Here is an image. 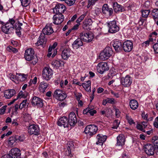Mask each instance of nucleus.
<instances>
[{"label":"nucleus","mask_w":158,"mask_h":158,"mask_svg":"<svg viewBox=\"0 0 158 158\" xmlns=\"http://www.w3.org/2000/svg\"><path fill=\"white\" fill-rule=\"evenodd\" d=\"M31 103L33 106L39 108L42 107L44 106L43 100L37 97H34L32 99Z\"/></svg>","instance_id":"11"},{"label":"nucleus","mask_w":158,"mask_h":158,"mask_svg":"<svg viewBox=\"0 0 158 158\" xmlns=\"http://www.w3.org/2000/svg\"><path fill=\"white\" fill-rule=\"evenodd\" d=\"M113 46L117 52H118L123 47L122 42L119 40H117L114 41Z\"/></svg>","instance_id":"26"},{"label":"nucleus","mask_w":158,"mask_h":158,"mask_svg":"<svg viewBox=\"0 0 158 158\" xmlns=\"http://www.w3.org/2000/svg\"><path fill=\"white\" fill-rule=\"evenodd\" d=\"M9 22L6 23H8L12 26V27L14 28V24L15 23V21L13 18L10 19L9 21Z\"/></svg>","instance_id":"51"},{"label":"nucleus","mask_w":158,"mask_h":158,"mask_svg":"<svg viewBox=\"0 0 158 158\" xmlns=\"http://www.w3.org/2000/svg\"><path fill=\"white\" fill-rule=\"evenodd\" d=\"M98 72L101 74L109 69V67L106 63L101 62L99 63L97 67Z\"/></svg>","instance_id":"8"},{"label":"nucleus","mask_w":158,"mask_h":158,"mask_svg":"<svg viewBox=\"0 0 158 158\" xmlns=\"http://www.w3.org/2000/svg\"><path fill=\"white\" fill-rule=\"evenodd\" d=\"M154 51L156 53H158V43L155 44L153 46Z\"/></svg>","instance_id":"50"},{"label":"nucleus","mask_w":158,"mask_h":158,"mask_svg":"<svg viewBox=\"0 0 158 158\" xmlns=\"http://www.w3.org/2000/svg\"><path fill=\"white\" fill-rule=\"evenodd\" d=\"M92 23L91 19H85L83 23L82 27L85 30H90Z\"/></svg>","instance_id":"23"},{"label":"nucleus","mask_w":158,"mask_h":158,"mask_svg":"<svg viewBox=\"0 0 158 158\" xmlns=\"http://www.w3.org/2000/svg\"><path fill=\"white\" fill-rule=\"evenodd\" d=\"M71 149L70 147L69 146L67 149L65 151L64 154L65 156H69L70 157L72 156V154H71Z\"/></svg>","instance_id":"41"},{"label":"nucleus","mask_w":158,"mask_h":158,"mask_svg":"<svg viewBox=\"0 0 158 158\" xmlns=\"http://www.w3.org/2000/svg\"><path fill=\"white\" fill-rule=\"evenodd\" d=\"M137 128L140 131H143V132H145V130H144L143 128V126L142 124H138L136 126Z\"/></svg>","instance_id":"47"},{"label":"nucleus","mask_w":158,"mask_h":158,"mask_svg":"<svg viewBox=\"0 0 158 158\" xmlns=\"http://www.w3.org/2000/svg\"><path fill=\"white\" fill-rule=\"evenodd\" d=\"M82 86L83 87H91V81H88L86 83H83Z\"/></svg>","instance_id":"52"},{"label":"nucleus","mask_w":158,"mask_h":158,"mask_svg":"<svg viewBox=\"0 0 158 158\" xmlns=\"http://www.w3.org/2000/svg\"><path fill=\"white\" fill-rule=\"evenodd\" d=\"M97 112L95 110H89V115L90 114L91 116H93L94 114H96Z\"/></svg>","instance_id":"56"},{"label":"nucleus","mask_w":158,"mask_h":158,"mask_svg":"<svg viewBox=\"0 0 158 158\" xmlns=\"http://www.w3.org/2000/svg\"><path fill=\"white\" fill-rule=\"evenodd\" d=\"M54 96L56 99L59 101L63 100L67 97L66 94L59 89L56 90L55 91Z\"/></svg>","instance_id":"15"},{"label":"nucleus","mask_w":158,"mask_h":158,"mask_svg":"<svg viewBox=\"0 0 158 158\" xmlns=\"http://www.w3.org/2000/svg\"><path fill=\"white\" fill-rule=\"evenodd\" d=\"M73 83L74 84L78 85L80 86L82 85L81 84L78 80L76 79H74L73 81Z\"/></svg>","instance_id":"55"},{"label":"nucleus","mask_w":158,"mask_h":158,"mask_svg":"<svg viewBox=\"0 0 158 158\" xmlns=\"http://www.w3.org/2000/svg\"><path fill=\"white\" fill-rule=\"evenodd\" d=\"M22 23H16L15 26H14V29H15L16 31L20 30L21 29V26L22 25Z\"/></svg>","instance_id":"45"},{"label":"nucleus","mask_w":158,"mask_h":158,"mask_svg":"<svg viewBox=\"0 0 158 158\" xmlns=\"http://www.w3.org/2000/svg\"><path fill=\"white\" fill-rule=\"evenodd\" d=\"M126 118L128 122L130 125L135 124V123L134 122L131 116H129L128 115H126Z\"/></svg>","instance_id":"42"},{"label":"nucleus","mask_w":158,"mask_h":158,"mask_svg":"<svg viewBox=\"0 0 158 158\" xmlns=\"http://www.w3.org/2000/svg\"><path fill=\"white\" fill-rule=\"evenodd\" d=\"M37 78L36 77H35L32 80L31 79L29 82V85L30 86L32 84H35L37 82Z\"/></svg>","instance_id":"53"},{"label":"nucleus","mask_w":158,"mask_h":158,"mask_svg":"<svg viewBox=\"0 0 158 158\" xmlns=\"http://www.w3.org/2000/svg\"><path fill=\"white\" fill-rule=\"evenodd\" d=\"M142 13V15L143 17L146 18L148 17L150 12V10L148 9V10H141Z\"/></svg>","instance_id":"36"},{"label":"nucleus","mask_w":158,"mask_h":158,"mask_svg":"<svg viewBox=\"0 0 158 158\" xmlns=\"http://www.w3.org/2000/svg\"><path fill=\"white\" fill-rule=\"evenodd\" d=\"M46 42V39L45 38V35L41 33L39 37V40L35 43V44L36 45L39 46L43 44H45Z\"/></svg>","instance_id":"25"},{"label":"nucleus","mask_w":158,"mask_h":158,"mask_svg":"<svg viewBox=\"0 0 158 158\" xmlns=\"http://www.w3.org/2000/svg\"><path fill=\"white\" fill-rule=\"evenodd\" d=\"M27 102V99H24L23 100V101L19 105V108L20 109H22V108H25L26 106L27 107L28 106V103Z\"/></svg>","instance_id":"37"},{"label":"nucleus","mask_w":158,"mask_h":158,"mask_svg":"<svg viewBox=\"0 0 158 158\" xmlns=\"http://www.w3.org/2000/svg\"><path fill=\"white\" fill-rule=\"evenodd\" d=\"M155 147L152 145L148 144L144 147V149L146 154L148 156H152L154 154Z\"/></svg>","instance_id":"10"},{"label":"nucleus","mask_w":158,"mask_h":158,"mask_svg":"<svg viewBox=\"0 0 158 158\" xmlns=\"http://www.w3.org/2000/svg\"><path fill=\"white\" fill-rule=\"evenodd\" d=\"M102 12L104 14H108L109 16H110L112 15L113 11L112 8H109L107 4H104L102 7Z\"/></svg>","instance_id":"22"},{"label":"nucleus","mask_w":158,"mask_h":158,"mask_svg":"<svg viewBox=\"0 0 158 158\" xmlns=\"http://www.w3.org/2000/svg\"><path fill=\"white\" fill-rule=\"evenodd\" d=\"M17 80L21 81H23L26 80L28 77V75L23 73H16Z\"/></svg>","instance_id":"31"},{"label":"nucleus","mask_w":158,"mask_h":158,"mask_svg":"<svg viewBox=\"0 0 158 158\" xmlns=\"http://www.w3.org/2000/svg\"><path fill=\"white\" fill-rule=\"evenodd\" d=\"M150 41L147 40L144 42H143L142 44V46L147 47L148 46L149 44Z\"/></svg>","instance_id":"60"},{"label":"nucleus","mask_w":158,"mask_h":158,"mask_svg":"<svg viewBox=\"0 0 158 158\" xmlns=\"http://www.w3.org/2000/svg\"><path fill=\"white\" fill-rule=\"evenodd\" d=\"M20 1L21 5L24 7L28 6L31 2V0H20Z\"/></svg>","instance_id":"39"},{"label":"nucleus","mask_w":158,"mask_h":158,"mask_svg":"<svg viewBox=\"0 0 158 158\" xmlns=\"http://www.w3.org/2000/svg\"><path fill=\"white\" fill-rule=\"evenodd\" d=\"M107 136L103 135L102 134H98L96 137L97 142L96 144L99 145H102L106 139Z\"/></svg>","instance_id":"20"},{"label":"nucleus","mask_w":158,"mask_h":158,"mask_svg":"<svg viewBox=\"0 0 158 158\" xmlns=\"http://www.w3.org/2000/svg\"><path fill=\"white\" fill-rule=\"evenodd\" d=\"M145 20V19H143L141 17H140L139 23V26L143 25L144 22V21Z\"/></svg>","instance_id":"61"},{"label":"nucleus","mask_w":158,"mask_h":158,"mask_svg":"<svg viewBox=\"0 0 158 158\" xmlns=\"http://www.w3.org/2000/svg\"><path fill=\"white\" fill-rule=\"evenodd\" d=\"M17 142L15 136H11L9 138L8 140V144L10 146L13 145L15 142Z\"/></svg>","instance_id":"38"},{"label":"nucleus","mask_w":158,"mask_h":158,"mask_svg":"<svg viewBox=\"0 0 158 158\" xmlns=\"http://www.w3.org/2000/svg\"><path fill=\"white\" fill-rule=\"evenodd\" d=\"M121 83L125 87L130 86L132 82L131 77L129 75H127L125 77H122L121 79Z\"/></svg>","instance_id":"9"},{"label":"nucleus","mask_w":158,"mask_h":158,"mask_svg":"<svg viewBox=\"0 0 158 158\" xmlns=\"http://www.w3.org/2000/svg\"><path fill=\"white\" fill-rule=\"evenodd\" d=\"M67 42H65L64 44H61V46L63 48L61 56L63 59L65 60H67L71 55L72 52L69 48L67 44Z\"/></svg>","instance_id":"2"},{"label":"nucleus","mask_w":158,"mask_h":158,"mask_svg":"<svg viewBox=\"0 0 158 158\" xmlns=\"http://www.w3.org/2000/svg\"><path fill=\"white\" fill-rule=\"evenodd\" d=\"M80 36L81 40L87 42V41L89 40L87 38V37H88V33H87L82 32L80 34Z\"/></svg>","instance_id":"35"},{"label":"nucleus","mask_w":158,"mask_h":158,"mask_svg":"<svg viewBox=\"0 0 158 158\" xmlns=\"http://www.w3.org/2000/svg\"><path fill=\"white\" fill-rule=\"evenodd\" d=\"M75 2V0H65V2L68 6H71L73 5Z\"/></svg>","instance_id":"46"},{"label":"nucleus","mask_w":158,"mask_h":158,"mask_svg":"<svg viewBox=\"0 0 158 158\" xmlns=\"http://www.w3.org/2000/svg\"><path fill=\"white\" fill-rule=\"evenodd\" d=\"M52 19L53 23L59 25L60 24L64 21V17L62 14H56L53 16Z\"/></svg>","instance_id":"14"},{"label":"nucleus","mask_w":158,"mask_h":158,"mask_svg":"<svg viewBox=\"0 0 158 158\" xmlns=\"http://www.w3.org/2000/svg\"><path fill=\"white\" fill-rule=\"evenodd\" d=\"M83 44V43L81 39L78 38L74 42L72 45L74 48L77 49L80 46H82Z\"/></svg>","instance_id":"29"},{"label":"nucleus","mask_w":158,"mask_h":158,"mask_svg":"<svg viewBox=\"0 0 158 158\" xmlns=\"http://www.w3.org/2000/svg\"><path fill=\"white\" fill-rule=\"evenodd\" d=\"M141 115L143 118L147 120V122L148 120L147 119L148 117V115L147 114H145V112H143L142 113Z\"/></svg>","instance_id":"59"},{"label":"nucleus","mask_w":158,"mask_h":158,"mask_svg":"<svg viewBox=\"0 0 158 158\" xmlns=\"http://www.w3.org/2000/svg\"><path fill=\"white\" fill-rule=\"evenodd\" d=\"M113 8L114 12L116 13L122 12L124 10L123 7L121 5L118 4L117 2L114 3Z\"/></svg>","instance_id":"28"},{"label":"nucleus","mask_w":158,"mask_h":158,"mask_svg":"<svg viewBox=\"0 0 158 158\" xmlns=\"http://www.w3.org/2000/svg\"><path fill=\"white\" fill-rule=\"evenodd\" d=\"M21 154L20 150L18 148H15L10 150L9 155L12 158H20Z\"/></svg>","instance_id":"19"},{"label":"nucleus","mask_w":158,"mask_h":158,"mask_svg":"<svg viewBox=\"0 0 158 158\" xmlns=\"http://www.w3.org/2000/svg\"><path fill=\"white\" fill-rule=\"evenodd\" d=\"M125 141L124 136L123 135H119L117 137V145L118 146L124 145Z\"/></svg>","instance_id":"27"},{"label":"nucleus","mask_w":158,"mask_h":158,"mask_svg":"<svg viewBox=\"0 0 158 158\" xmlns=\"http://www.w3.org/2000/svg\"><path fill=\"white\" fill-rule=\"evenodd\" d=\"M75 95L77 101L80 100L82 96L81 94L80 93H77L75 94Z\"/></svg>","instance_id":"54"},{"label":"nucleus","mask_w":158,"mask_h":158,"mask_svg":"<svg viewBox=\"0 0 158 158\" xmlns=\"http://www.w3.org/2000/svg\"><path fill=\"white\" fill-rule=\"evenodd\" d=\"M51 64L54 68L57 69L61 64V62L59 60H56L52 62Z\"/></svg>","instance_id":"33"},{"label":"nucleus","mask_w":158,"mask_h":158,"mask_svg":"<svg viewBox=\"0 0 158 158\" xmlns=\"http://www.w3.org/2000/svg\"><path fill=\"white\" fill-rule=\"evenodd\" d=\"M10 79L13 81L15 80H17V76H16L12 74H10Z\"/></svg>","instance_id":"58"},{"label":"nucleus","mask_w":158,"mask_h":158,"mask_svg":"<svg viewBox=\"0 0 158 158\" xmlns=\"http://www.w3.org/2000/svg\"><path fill=\"white\" fill-rule=\"evenodd\" d=\"M27 97V95H25L23 94V92L22 91H20L17 97L21 98H25Z\"/></svg>","instance_id":"48"},{"label":"nucleus","mask_w":158,"mask_h":158,"mask_svg":"<svg viewBox=\"0 0 158 158\" xmlns=\"http://www.w3.org/2000/svg\"><path fill=\"white\" fill-rule=\"evenodd\" d=\"M135 7V5L134 4L132 3L130 4L128 6V10H132Z\"/></svg>","instance_id":"64"},{"label":"nucleus","mask_w":158,"mask_h":158,"mask_svg":"<svg viewBox=\"0 0 158 158\" xmlns=\"http://www.w3.org/2000/svg\"><path fill=\"white\" fill-rule=\"evenodd\" d=\"M15 137L16 138V141H17V142H23L25 139V137L23 135H21L19 136L16 135Z\"/></svg>","instance_id":"44"},{"label":"nucleus","mask_w":158,"mask_h":158,"mask_svg":"<svg viewBox=\"0 0 158 158\" xmlns=\"http://www.w3.org/2000/svg\"><path fill=\"white\" fill-rule=\"evenodd\" d=\"M129 105L131 109L135 110L138 108L139 104L136 100L135 99H132L130 101Z\"/></svg>","instance_id":"30"},{"label":"nucleus","mask_w":158,"mask_h":158,"mask_svg":"<svg viewBox=\"0 0 158 158\" xmlns=\"http://www.w3.org/2000/svg\"><path fill=\"white\" fill-rule=\"evenodd\" d=\"M109 27L108 32L111 33H114L119 31V28L117 25V23L115 20L110 21L108 23Z\"/></svg>","instance_id":"5"},{"label":"nucleus","mask_w":158,"mask_h":158,"mask_svg":"<svg viewBox=\"0 0 158 158\" xmlns=\"http://www.w3.org/2000/svg\"><path fill=\"white\" fill-rule=\"evenodd\" d=\"M58 104L59 106L61 108L64 107L66 105V103L64 102H60Z\"/></svg>","instance_id":"62"},{"label":"nucleus","mask_w":158,"mask_h":158,"mask_svg":"<svg viewBox=\"0 0 158 158\" xmlns=\"http://www.w3.org/2000/svg\"><path fill=\"white\" fill-rule=\"evenodd\" d=\"M4 96L7 99H10L15 94V91L14 89H8L4 92Z\"/></svg>","instance_id":"24"},{"label":"nucleus","mask_w":158,"mask_h":158,"mask_svg":"<svg viewBox=\"0 0 158 158\" xmlns=\"http://www.w3.org/2000/svg\"><path fill=\"white\" fill-rule=\"evenodd\" d=\"M68 119L67 117L63 116L60 118L58 120L57 125L60 126H63L64 127H68Z\"/></svg>","instance_id":"21"},{"label":"nucleus","mask_w":158,"mask_h":158,"mask_svg":"<svg viewBox=\"0 0 158 158\" xmlns=\"http://www.w3.org/2000/svg\"><path fill=\"white\" fill-rule=\"evenodd\" d=\"M66 9L65 6L63 4L58 3L53 9L54 13L56 14H62Z\"/></svg>","instance_id":"13"},{"label":"nucleus","mask_w":158,"mask_h":158,"mask_svg":"<svg viewBox=\"0 0 158 158\" xmlns=\"http://www.w3.org/2000/svg\"><path fill=\"white\" fill-rule=\"evenodd\" d=\"M87 39L89 40L87 41V42H91L94 38V36L92 34L88 33V37Z\"/></svg>","instance_id":"49"},{"label":"nucleus","mask_w":158,"mask_h":158,"mask_svg":"<svg viewBox=\"0 0 158 158\" xmlns=\"http://www.w3.org/2000/svg\"><path fill=\"white\" fill-rule=\"evenodd\" d=\"M52 25V23L47 24L45 27L43 29L42 33L44 34L45 35H49L52 34L54 32V31Z\"/></svg>","instance_id":"18"},{"label":"nucleus","mask_w":158,"mask_h":158,"mask_svg":"<svg viewBox=\"0 0 158 158\" xmlns=\"http://www.w3.org/2000/svg\"><path fill=\"white\" fill-rule=\"evenodd\" d=\"M150 6V2L149 1H146L145 3L144 7L146 8H148Z\"/></svg>","instance_id":"57"},{"label":"nucleus","mask_w":158,"mask_h":158,"mask_svg":"<svg viewBox=\"0 0 158 158\" xmlns=\"http://www.w3.org/2000/svg\"><path fill=\"white\" fill-rule=\"evenodd\" d=\"M6 49L8 52H12L14 53H16L18 52V50L17 49L14 48L10 46H7L6 48Z\"/></svg>","instance_id":"40"},{"label":"nucleus","mask_w":158,"mask_h":158,"mask_svg":"<svg viewBox=\"0 0 158 158\" xmlns=\"http://www.w3.org/2000/svg\"><path fill=\"white\" fill-rule=\"evenodd\" d=\"M48 86V85L47 83L44 81L41 82L39 85V89L40 91L44 93Z\"/></svg>","instance_id":"32"},{"label":"nucleus","mask_w":158,"mask_h":158,"mask_svg":"<svg viewBox=\"0 0 158 158\" xmlns=\"http://www.w3.org/2000/svg\"><path fill=\"white\" fill-rule=\"evenodd\" d=\"M28 131L30 135H38L40 134V129L38 125L34 124L31 125L29 126Z\"/></svg>","instance_id":"7"},{"label":"nucleus","mask_w":158,"mask_h":158,"mask_svg":"<svg viewBox=\"0 0 158 158\" xmlns=\"http://www.w3.org/2000/svg\"><path fill=\"white\" fill-rule=\"evenodd\" d=\"M107 102H108V103H109L113 104H114V99L113 98H107Z\"/></svg>","instance_id":"63"},{"label":"nucleus","mask_w":158,"mask_h":158,"mask_svg":"<svg viewBox=\"0 0 158 158\" xmlns=\"http://www.w3.org/2000/svg\"><path fill=\"white\" fill-rule=\"evenodd\" d=\"M68 125L71 126H74L76 124L77 122V118L75 113L73 112H71L69 115L68 119Z\"/></svg>","instance_id":"17"},{"label":"nucleus","mask_w":158,"mask_h":158,"mask_svg":"<svg viewBox=\"0 0 158 158\" xmlns=\"http://www.w3.org/2000/svg\"><path fill=\"white\" fill-rule=\"evenodd\" d=\"M34 54V50L32 48L27 49L24 54L25 59L28 61L31 60V64L33 65H35L38 62L37 57Z\"/></svg>","instance_id":"1"},{"label":"nucleus","mask_w":158,"mask_h":158,"mask_svg":"<svg viewBox=\"0 0 158 158\" xmlns=\"http://www.w3.org/2000/svg\"><path fill=\"white\" fill-rule=\"evenodd\" d=\"M98 130L97 126L94 125H90L85 127L84 131L86 134L92 136L96 133Z\"/></svg>","instance_id":"4"},{"label":"nucleus","mask_w":158,"mask_h":158,"mask_svg":"<svg viewBox=\"0 0 158 158\" xmlns=\"http://www.w3.org/2000/svg\"><path fill=\"white\" fill-rule=\"evenodd\" d=\"M120 122L118 119H116L114 121L113 126L112 128L114 129H117L118 127Z\"/></svg>","instance_id":"43"},{"label":"nucleus","mask_w":158,"mask_h":158,"mask_svg":"<svg viewBox=\"0 0 158 158\" xmlns=\"http://www.w3.org/2000/svg\"><path fill=\"white\" fill-rule=\"evenodd\" d=\"M123 50L126 52L131 51L133 48V44L131 41L127 40L123 44Z\"/></svg>","instance_id":"12"},{"label":"nucleus","mask_w":158,"mask_h":158,"mask_svg":"<svg viewBox=\"0 0 158 158\" xmlns=\"http://www.w3.org/2000/svg\"><path fill=\"white\" fill-rule=\"evenodd\" d=\"M53 71L50 68L46 67L43 69L42 76L44 79L47 81L49 80L52 77Z\"/></svg>","instance_id":"6"},{"label":"nucleus","mask_w":158,"mask_h":158,"mask_svg":"<svg viewBox=\"0 0 158 158\" xmlns=\"http://www.w3.org/2000/svg\"><path fill=\"white\" fill-rule=\"evenodd\" d=\"M112 54V48L110 47H107L100 53L99 58L102 60H104L108 59Z\"/></svg>","instance_id":"3"},{"label":"nucleus","mask_w":158,"mask_h":158,"mask_svg":"<svg viewBox=\"0 0 158 158\" xmlns=\"http://www.w3.org/2000/svg\"><path fill=\"white\" fill-rule=\"evenodd\" d=\"M2 30L3 32L6 34H10L14 32V28L11 25L6 23L2 27Z\"/></svg>","instance_id":"16"},{"label":"nucleus","mask_w":158,"mask_h":158,"mask_svg":"<svg viewBox=\"0 0 158 158\" xmlns=\"http://www.w3.org/2000/svg\"><path fill=\"white\" fill-rule=\"evenodd\" d=\"M152 15L154 20L158 19V8H155L152 11Z\"/></svg>","instance_id":"34"}]
</instances>
